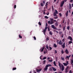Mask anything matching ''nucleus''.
I'll return each mask as SVG.
<instances>
[{
    "label": "nucleus",
    "mask_w": 73,
    "mask_h": 73,
    "mask_svg": "<svg viewBox=\"0 0 73 73\" xmlns=\"http://www.w3.org/2000/svg\"><path fill=\"white\" fill-rule=\"evenodd\" d=\"M56 32L57 33H58V32L57 31H56Z\"/></svg>",
    "instance_id": "nucleus-61"
},
{
    "label": "nucleus",
    "mask_w": 73,
    "mask_h": 73,
    "mask_svg": "<svg viewBox=\"0 0 73 73\" xmlns=\"http://www.w3.org/2000/svg\"><path fill=\"white\" fill-rule=\"evenodd\" d=\"M54 46L55 47V48H57V45H56V44H54Z\"/></svg>",
    "instance_id": "nucleus-22"
},
{
    "label": "nucleus",
    "mask_w": 73,
    "mask_h": 73,
    "mask_svg": "<svg viewBox=\"0 0 73 73\" xmlns=\"http://www.w3.org/2000/svg\"><path fill=\"white\" fill-rule=\"evenodd\" d=\"M68 62H69L68 61H67L66 62V64H67V65H68Z\"/></svg>",
    "instance_id": "nucleus-53"
},
{
    "label": "nucleus",
    "mask_w": 73,
    "mask_h": 73,
    "mask_svg": "<svg viewBox=\"0 0 73 73\" xmlns=\"http://www.w3.org/2000/svg\"><path fill=\"white\" fill-rule=\"evenodd\" d=\"M63 44V43L62 42V40H60L59 42V45H62Z\"/></svg>",
    "instance_id": "nucleus-12"
},
{
    "label": "nucleus",
    "mask_w": 73,
    "mask_h": 73,
    "mask_svg": "<svg viewBox=\"0 0 73 73\" xmlns=\"http://www.w3.org/2000/svg\"><path fill=\"white\" fill-rule=\"evenodd\" d=\"M65 42H64L63 43V44L62 45V48H65Z\"/></svg>",
    "instance_id": "nucleus-6"
},
{
    "label": "nucleus",
    "mask_w": 73,
    "mask_h": 73,
    "mask_svg": "<svg viewBox=\"0 0 73 73\" xmlns=\"http://www.w3.org/2000/svg\"><path fill=\"white\" fill-rule=\"evenodd\" d=\"M69 73H72V70H70L69 72Z\"/></svg>",
    "instance_id": "nucleus-46"
},
{
    "label": "nucleus",
    "mask_w": 73,
    "mask_h": 73,
    "mask_svg": "<svg viewBox=\"0 0 73 73\" xmlns=\"http://www.w3.org/2000/svg\"><path fill=\"white\" fill-rule=\"evenodd\" d=\"M61 58L62 60L63 61H64V58H62V57H61Z\"/></svg>",
    "instance_id": "nucleus-27"
},
{
    "label": "nucleus",
    "mask_w": 73,
    "mask_h": 73,
    "mask_svg": "<svg viewBox=\"0 0 73 73\" xmlns=\"http://www.w3.org/2000/svg\"><path fill=\"white\" fill-rule=\"evenodd\" d=\"M48 24H53V21H48Z\"/></svg>",
    "instance_id": "nucleus-9"
},
{
    "label": "nucleus",
    "mask_w": 73,
    "mask_h": 73,
    "mask_svg": "<svg viewBox=\"0 0 73 73\" xmlns=\"http://www.w3.org/2000/svg\"><path fill=\"white\" fill-rule=\"evenodd\" d=\"M63 30L64 31H65V27H64L63 28Z\"/></svg>",
    "instance_id": "nucleus-47"
},
{
    "label": "nucleus",
    "mask_w": 73,
    "mask_h": 73,
    "mask_svg": "<svg viewBox=\"0 0 73 73\" xmlns=\"http://www.w3.org/2000/svg\"><path fill=\"white\" fill-rule=\"evenodd\" d=\"M51 28H53V29H56L57 28L56 27H55L54 25H51Z\"/></svg>",
    "instance_id": "nucleus-4"
},
{
    "label": "nucleus",
    "mask_w": 73,
    "mask_h": 73,
    "mask_svg": "<svg viewBox=\"0 0 73 73\" xmlns=\"http://www.w3.org/2000/svg\"><path fill=\"white\" fill-rule=\"evenodd\" d=\"M48 25V24H47V23H46V27H47V26Z\"/></svg>",
    "instance_id": "nucleus-56"
},
{
    "label": "nucleus",
    "mask_w": 73,
    "mask_h": 73,
    "mask_svg": "<svg viewBox=\"0 0 73 73\" xmlns=\"http://www.w3.org/2000/svg\"><path fill=\"white\" fill-rule=\"evenodd\" d=\"M67 29L68 30H69V29H70V27H69V26L67 27Z\"/></svg>",
    "instance_id": "nucleus-37"
},
{
    "label": "nucleus",
    "mask_w": 73,
    "mask_h": 73,
    "mask_svg": "<svg viewBox=\"0 0 73 73\" xmlns=\"http://www.w3.org/2000/svg\"><path fill=\"white\" fill-rule=\"evenodd\" d=\"M38 24L39 25H41V23L40 22H39Z\"/></svg>",
    "instance_id": "nucleus-38"
},
{
    "label": "nucleus",
    "mask_w": 73,
    "mask_h": 73,
    "mask_svg": "<svg viewBox=\"0 0 73 73\" xmlns=\"http://www.w3.org/2000/svg\"><path fill=\"white\" fill-rule=\"evenodd\" d=\"M45 59H46V57H44V58H43V60H45Z\"/></svg>",
    "instance_id": "nucleus-39"
},
{
    "label": "nucleus",
    "mask_w": 73,
    "mask_h": 73,
    "mask_svg": "<svg viewBox=\"0 0 73 73\" xmlns=\"http://www.w3.org/2000/svg\"><path fill=\"white\" fill-rule=\"evenodd\" d=\"M68 39H70V41H73V39H72V37L71 36H68Z\"/></svg>",
    "instance_id": "nucleus-7"
},
{
    "label": "nucleus",
    "mask_w": 73,
    "mask_h": 73,
    "mask_svg": "<svg viewBox=\"0 0 73 73\" xmlns=\"http://www.w3.org/2000/svg\"><path fill=\"white\" fill-rule=\"evenodd\" d=\"M48 61L49 62H52V60H48Z\"/></svg>",
    "instance_id": "nucleus-50"
},
{
    "label": "nucleus",
    "mask_w": 73,
    "mask_h": 73,
    "mask_svg": "<svg viewBox=\"0 0 73 73\" xmlns=\"http://www.w3.org/2000/svg\"><path fill=\"white\" fill-rule=\"evenodd\" d=\"M68 12H69V11H67V12L66 13V17H67V16H68Z\"/></svg>",
    "instance_id": "nucleus-17"
},
{
    "label": "nucleus",
    "mask_w": 73,
    "mask_h": 73,
    "mask_svg": "<svg viewBox=\"0 0 73 73\" xmlns=\"http://www.w3.org/2000/svg\"><path fill=\"white\" fill-rule=\"evenodd\" d=\"M57 53V51L56 50H55L54 53H55V54H56V53Z\"/></svg>",
    "instance_id": "nucleus-48"
},
{
    "label": "nucleus",
    "mask_w": 73,
    "mask_h": 73,
    "mask_svg": "<svg viewBox=\"0 0 73 73\" xmlns=\"http://www.w3.org/2000/svg\"><path fill=\"white\" fill-rule=\"evenodd\" d=\"M49 34L50 35H53V33H52V32L51 31H50L49 32Z\"/></svg>",
    "instance_id": "nucleus-23"
},
{
    "label": "nucleus",
    "mask_w": 73,
    "mask_h": 73,
    "mask_svg": "<svg viewBox=\"0 0 73 73\" xmlns=\"http://www.w3.org/2000/svg\"><path fill=\"white\" fill-rule=\"evenodd\" d=\"M49 40V37H47L46 38V41H48Z\"/></svg>",
    "instance_id": "nucleus-32"
},
{
    "label": "nucleus",
    "mask_w": 73,
    "mask_h": 73,
    "mask_svg": "<svg viewBox=\"0 0 73 73\" xmlns=\"http://www.w3.org/2000/svg\"><path fill=\"white\" fill-rule=\"evenodd\" d=\"M58 19V17L57 16L54 17V19Z\"/></svg>",
    "instance_id": "nucleus-28"
},
{
    "label": "nucleus",
    "mask_w": 73,
    "mask_h": 73,
    "mask_svg": "<svg viewBox=\"0 0 73 73\" xmlns=\"http://www.w3.org/2000/svg\"><path fill=\"white\" fill-rule=\"evenodd\" d=\"M73 63V60H71V64H72Z\"/></svg>",
    "instance_id": "nucleus-45"
},
{
    "label": "nucleus",
    "mask_w": 73,
    "mask_h": 73,
    "mask_svg": "<svg viewBox=\"0 0 73 73\" xmlns=\"http://www.w3.org/2000/svg\"><path fill=\"white\" fill-rule=\"evenodd\" d=\"M63 37H64V34H62V35L61 37H62V38H63Z\"/></svg>",
    "instance_id": "nucleus-51"
},
{
    "label": "nucleus",
    "mask_w": 73,
    "mask_h": 73,
    "mask_svg": "<svg viewBox=\"0 0 73 73\" xmlns=\"http://www.w3.org/2000/svg\"><path fill=\"white\" fill-rule=\"evenodd\" d=\"M54 66H57V65H56V62H55V61L54 62Z\"/></svg>",
    "instance_id": "nucleus-24"
},
{
    "label": "nucleus",
    "mask_w": 73,
    "mask_h": 73,
    "mask_svg": "<svg viewBox=\"0 0 73 73\" xmlns=\"http://www.w3.org/2000/svg\"><path fill=\"white\" fill-rule=\"evenodd\" d=\"M53 21H54V22H55V21H56V20H53Z\"/></svg>",
    "instance_id": "nucleus-60"
},
{
    "label": "nucleus",
    "mask_w": 73,
    "mask_h": 73,
    "mask_svg": "<svg viewBox=\"0 0 73 73\" xmlns=\"http://www.w3.org/2000/svg\"><path fill=\"white\" fill-rule=\"evenodd\" d=\"M68 68H69L67 67V68H66L65 70V72L66 73H68Z\"/></svg>",
    "instance_id": "nucleus-11"
},
{
    "label": "nucleus",
    "mask_w": 73,
    "mask_h": 73,
    "mask_svg": "<svg viewBox=\"0 0 73 73\" xmlns=\"http://www.w3.org/2000/svg\"><path fill=\"white\" fill-rule=\"evenodd\" d=\"M46 48L47 49H49V47H48V45H46Z\"/></svg>",
    "instance_id": "nucleus-34"
},
{
    "label": "nucleus",
    "mask_w": 73,
    "mask_h": 73,
    "mask_svg": "<svg viewBox=\"0 0 73 73\" xmlns=\"http://www.w3.org/2000/svg\"><path fill=\"white\" fill-rule=\"evenodd\" d=\"M71 43H73V42H72V41H69L68 42L69 44H71Z\"/></svg>",
    "instance_id": "nucleus-26"
},
{
    "label": "nucleus",
    "mask_w": 73,
    "mask_h": 73,
    "mask_svg": "<svg viewBox=\"0 0 73 73\" xmlns=\"http://www.w3.org/2000/svg\"><path fill=\"white\" fill-rule=\"evenodd\" d=\"M65 52L66 54H68V53H69V51H68V50L67 49H66L65 50Z\"/></svg>",
    "instance_id": "nucleus-8"
},
{
    "label": "nucleus",
    "mask_w": 73,
    "mask_h": 73,
    "mask_svg": "<svg viewBox=\"0 0 73 73\" xmlns=\"http://www.w3.org/2000/svg\"><path fill=\"white\" fill-rule=\"evenodd\" d=\"M50 19L51 21H53V19L50 18Z\"/></svg>",
    "instance_id": "nucleus-41"
},
{
    "label": "nucleus",
    "mask_w": 73,
    "mask_h": 73,
    "mask_svg": "<svg viewBox=\"0 0 73 73\" xmlns=\"http://www.w3.org/2000/svg\"><path fill=\"white\" fill-rule=\"evenodd\" d=\"M72 6L73 7V3L72 4Z\"/></svg>",
    "instance_id": "nucleus-64"
},
{
    "label": "nucleus",
    "mask_w": 73,
    "mask_h": 73,
    "mask_svg": "<svg viewBox=\"0 0 73 73\" xmlns=\"http://www.w3.org/2000/svg\"><path fill=\"white\" fill-rule=\"evenodd\" d=\"M48 2H46V5H45V7L44 8H46L47 9V8H48Z\"/></svg>",
    "instance_id": "nucleus-13"
},
{
    "label": "nucleus",
    "mask_w": 73,
    "mask_h": 73,
    "mask_svg": "<svg viewBox=\"0 0 73 73\" xmlns=\"http://www.w3.org/2000/svg\"><path fill=\"white\" fill-rule=\"evenodd\" d=\"M14 8L15 9V8H16V5H15L14 6Z\"/></svg>",
    "instance_id": "nucleus-49"
},
{
    "label": "nucleus",
    "mask_w": 73,
    "mask_h": 73,
    "mask_svg": "<svg viewBox=\"0 0 73 73\" xmlns=\"http://www.w3.org/2000/svg\"><path fill=\"white\" fill-rule=\"evenodd\" d=\"M69 9H72V5H71L70 4H69Z\"/></svg>",
    "instance_id": "nucleus-20"
},
{
    "label": "nucleus",
    "mask_w": 73,
    "mask_h": 73,
    "mask_svg": "<svg viewBox=\"0 0 73 73\" xmlns=\"http://www.w3.org/2000/svg\"><path fill=\"white\" fill-rule=\"evenodd\" d=\"M42 69H36V72H38V73L39 72H40Z\"/></svg>",
    "instance_id": "nucleus-15"
},
{
    "label": "nucleus",
    "mask_w": 73,
    "mask_h": 73,
    "mask_svg": "<svg viewBox=\"0 0 73 73\" xmlns=\"http://www.w3.org/2000/svg\"><path fill=\"white\" fill-rule=\"evenodd\" d=\"M61 53H62V54H63L64 53V50H61Z\"/></svg>",
    "instance_id": "nucleus-33"
},
{
    "label": "nucleus",
    "mask_w": 73,
    "mask_h": 73,
    "mask_svg": "<svg viewBox=\"0 0 73 73\" xmlns=\"http://www.w3.org/2000/svg\"><path fill=\"white\" fill-rule=\"evenodd\" d=\"M40 5L41 6V7H43V6H44V4L42 3H41L40 4Z\"/></svg>",
    "instance_id": "nucleus-31"
},
{
    "label": "nucleus",
    "mask_w": 73,
    "mask_h": 73,
    "mask_svg": "<svg viewBox=\"0 0 73 73\" xmlns=\"http://www.w3.org/2000/svg\"><path fill=\"white\" fill-rule=\"evenodd\" d=\"M45 47H44L42 48V49L41 50V52H43V50H44V49H45Z\"/></svg>",
    "instance_id": "nucleus-21"
},
{
    "label": "nucleus",
    "mask_w": 73,
    "mask_h": 73,
    "mask_svg": "<svg viewBox=\"0 0 73 73\" xmlns=\"http://www.w3.org/2000/svg\"><path fill=\"white\" fill-rule=\"evenodd\" d=\"M48 29V27H46L45 29H44V30H46H46Z\"/></svg>",
    "instance_id": "nucleus-36"
},
{
    "label": "nucleus",
    "mask_w": 73,
    "mask_h": 73,
    "mask_svg": "<svg viewBox=\"0 0 73 73\" xmlns=\"http://www.w3.org/2000/svg\"><path fill=\"white\" fill-rule=\"evenodd\" d=\"M70 56H71V55H70L68 56H66V58H68V59H69V58L70 57Z\"/></svg>",
    "instance_id": "nucleus-18"
},
{
    "label": "nucleus",
    "mask_w": 73,
    "mask_h": 73,
    "mask_svg": "<svg viewBox=\"0 0 73 73\" xmlns=\"http://www.w3.org/2000/svg\"><path fill=\"white\" fill-rule=\"evenodd\" d=\"M50 71H52V69L51 68H50Z\"/></svg>",
    "instance_id": "nucleus-54"
},
{
    "label": "nucleus",
    "mask_w": 73,
    "mask_h": 73,
    "mask_svg": "<svg viewBox=\"0 0 73 73\" xmlns=\"http://www.w3.org/2000/svg\"><path fill=\"white\" fill-rule=\"evenodd\" d=\"M48 31H50V29H49V28H48Z\"/></svg>",
    "instance_id": "nucleus-57"
},
{
    "label": "nucleus",
    "mask_w": 73,
    "mask_h": 73,
    "mask_svg": "<svg viewBox=\"0 0 73 73\" xmlns=\"http://www.w3.org/2000/svg\"><path fill=\"white\" fill-rule=\"evenodd\" d=\"M16 69V68L15 67L13 68V70H15Z\"/></svg>",
    "instance_id": "nucleus-30"
},
{
    "label": "nucleus",
    "mask_w": 73,
    "mask_h": 73,
    "mask_svg": "<svg viewBox=\"0 0 73 73\" xmlns=\"http://www.w3.org/2000/svg\"><path fill=\"white\" fill-rule=\"evenodd\" d=\"M33 38H34V40H36V37L34 36Z\"/></svg>",
    "instance_id": "nucleus-44"
},
{
    "label": "nucleus",
    "mask_w": 73,
    "mask_h": 73,
    "mask_svg": "<svg viewBox=\"0 0 73 73\" xmlns=\"http://www.w3.org/2000/svg\"><path fill=\"white\" fill-rule=\"evenodd\" d=\"M52 69L53 71H56V70H57L56 69L54 68V67H52Z\"/></svg>",
    "instance_id": "nucleus-16"
},
{
    "label": "nucleus",
    "mask_w": 73,
    "mask_h": 73,
    "mask_svg": "<svg viewBox=\"0 0 73 73\" xmlns=\"http://www.w3.org/2000/svg\"><path fill=\"white\" fill-rule=\"evenodd\" d=\"M72 1H73V0H71L70 2L71 3H72Z\"/></svg>",
    "instance_id": "nucleus-62"
},
{
    "label": "nucleus",
    "mask_w": 73,
    "mask_h": 73,
    "mask_svg": "<svg viewBox=\"0 0 73 73\" xmlns=\"http://www.w3.org/2000/svg\"><path fill=\"white\" fill-rule=\"evenodd\" d=\"M59 16H60V17H62V14H61V13H60L59 14Z\"/></svg>",
    "instance_id": "nucleus-40"
},
{
    "label": "nucleus",
    "mask_w": 73,
    "mask_h": 73,
    "mask_svg": "<svg viewBox=\"0 0 73 73\" xmlns=\"http://www.w3.org/2000/svg\"><path fill=\"white\" fill-rule=\"evenodd\" d=\"M19 37L20 38H22V36H21V35H19Z\"/></svg>",
    "instance_id": "nucleus-29"
},
{
    "label": "nucleus",
    "mask_w": 73,
    "mask_h": 73,
    "mask_svg": "<svg viewBox=\"0 0 73 73\" xmlns=\"http://www.w3.org/2000/svg\"><path fill=\"white\" fill-rule=\"evenodd\" d=\"M59 66L60 68H61L62 72L64 70L65 67L64 65L61 64L60 63V62H58Z\"/></svg>",
    "instance_id": "nucleus-1"
},
{
    "label": "nucleus",
    "mask_w": 73,
    "mask_h": 73,
    "mask_svg": "<svg viewBox=\"0 0 73 73\" xmlns=\"http://www.w3.org/2000/svg\"><path fill=\"white\" fill-rule=\"evenodd\" d=\"M49 48H50V50H52V48L50 46H49Z\"/></svg>",
    "instance_id": "nucleus-43"
},
{
    "label": "nucleus",
    "mask_w": 73,
    "mask_h": 73,
    "mask_svg": "<svg viewBox=\"0 0 73 73\" xmlns=\"http://www.w3.org/2000/svg\"><path fill=\"white\" fill-rule=\"evenodd\" d=\"M46 31V30L44 29V30L43 31V32L44 35H45V32Z\"/></svg>",
    "instance_id": "nucleus-19"
},
{
    "label": "nucleus",
    "mask_w": 73,
    "mask_h": 73,
    "mask_svg": "<svg viewBox=\"0 0 73 73\" xmlns=\"http://www.w3.org/2000/svg\"><path fill=\"white\" fill-rule=\"evenodd\" d=\"M56 14H58V11H57V10H55V12L54 13V16H56Z\"/></svg>",
    "instance_id": "nucleus-3"
},
{
    "label": "nucleus",
    "mask_w": 73,
    "mask_h": 73,
    "mask_svg": "<svg viewBox=\"0 0 73 73\" xmlns=\"http://www.w3.org/2000/svg\"><path fill=\"white\" fill-rule=\"evenodd\" d=\"M47 52V49L46 48H45L44 51V54H46Z\"/></svg>",
    "instance_id": "nucleus-10"
},
{
    "label": "nucleus",
    "mask_w": 73,
    "mask_h": 73,
    "mask_svg": "<svg viewBox=\"0 0 73 73\" xmlns=\"http://www.w3.org/2000/svg\"><path fill=\"white\" fill-rule=\"evenodd\" d=\"M64 40H65V38H64L62 39V41L63 42H64Z\"/></svg>",
    "instance_id": "nucleus-58"
},
{
    "label": "nucleus",
    "mask_w": 73,
    "mask_h": 73,
    "mask_svg": "<svg viewBox=\"0 0 73 73\" xmlns=\"http://www.w3.org/2000/svg\"><path fill=\"white\" fill-rule=\"evenodd\" d=\"M54 25L55 26H56V27H57L58 26V22H56L55 24Z\"/></svg>",
    "instance_id": "nucleus-14"
},
{
    "label": "nucleus",
    "mask_w": 73,
    "mask_h": 73,
    "mask_svg": "<svg viewBox=\"0 0 73 73\" xmlns=\"http://www.w3.org/2000/svg\"><path fill=\"white\" fill-rule=\"evenodd\" d=\"M62 32H59V34L60 35H61V34H62Z\"/></svg>",
    "instance_id": "nucleus-55"
},
{
    "label": "nucleus",
    "mask_w": 73,
    "mask_h": 73,
    "mask_svg": "<svg viewBox=\"0 0 73 73\" xmlns=\"http://www.w3.org/2000/svg\"><path fill=\"white\" fill-rule=\"evenodd\" d=\"M64 4V1H62L60 3V7H62L63 6V5Z\"/></svg>",
    "instance_id": "nucleus-5"
},
{
    "label": "nucleus",
    "mask_w": 73,
    "mask_h": 73,
    "mask_svg": "<svg viewBox=\"0 0 73 73\" xmlns=\"http://www.w3.org/2000/svg\"><path fill=\"white\" fill-rule=\"evenodd\" d=\"M59 73H62V72H60Z\"/></svg>",
    "instance_id": "nucleus-63"
},
{
    "label": "nucleus",
    "mask_w": 73,
    "mask_h": 73,
    "mask_svg": "<svg viewBox=\"0 0 73 73\" xmlns=\"http://www.w3.org/2000/svg\"><path fill=\"white\" fill-rule=\"evenodd\" d=\"M63 64L64 65V66H67L68 65H67V64H66V63H63Z\"/></svg>",
    "instance_id": "nucleus-25"
},
{
    "label": "nucleus",
    "mask_w": 73,
    "mask_h": 73,
    "mask_svg": "<svg viewBox=\"0 0 73 73\" xmlns=\"http://www.w3.org/2000/svg\"><path fill=\"white\" fill-rule=\"evenodd\" d=\"M49 59H50V58L49 57L47 58V60H49Z\"/></svg>",
    "instance_id": "nucleus-59"
},
{
    "label": "nucleus",
    "mask_w": 73,
    "mask_h": 73,
    "mask_svg": "<svg viewBox=\"0 0 73 73\" xmlns=\"http://www.w3.org/2000/svg\"><path fill=\"white\" fill-rule=\"evenodd\" d=\"M45 18L48 19V17L47 16H45Z\"/></svg>",
    "instance_id": "nucleus-42"
},
{
    "label": "nucleus",
    "mask_w": 73,
    "mask_h": 73,
    "mask_svg": "<svg viewBox=\"0 0 73 73\" xmlns=\"http://www.w3.org/2000/svg\"><path fill=\"white\" fill-rule=\"evenodd\" d=\"M46 62V60H44L43 61V64H45V63Z\"/></svg>",
    "instance_id": "nucleus-35"
},
{
    "label": "nucleus",
    "mask_w": 73,
    "mask_h": 73,
    "mask_svg": "<svg viewBox=\"0 0 73 73\" xmlns=\"http://www.w3.org/2000/svg\"><path fill=\"white\" fill-rule=\"evenodd\" d=\"M42 3H43V4H45V1H43Z\"/></svg>",
    "instance_id": "nucleus-52"
},
{
    "label": "nucleus",
    "mask_w": 73,
    "mask_h": 73,
    "mask_svg": "<svg viewBox=\"0 0 73 73\" xmlns=\"http://www.w3.org/2000/svg\"><path fill=\"white\" fill-rule=\"evenodd\" d=\"M52 66V65L48 64L45 67L44 69V70L45 71H47V70H48V66Z\"/></svg>",
    "instance_id": "nucleus-2"
}]
</instances>
